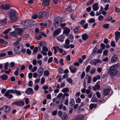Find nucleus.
<instances>
[{"mask_svg":"<svg viewBox=\"0 0 120 120\" xmlns=\"http://www.w3.org/2000/svg\"><path fill=\"white\" fill-rule=\"evenodd\" d=\"M120 67V64L119 63L114 64L110 66L108 71L109 75L112 76L116 75L118 72L117 69Z\"/></svg>","mask_w":120,"mask_h":120,"instance_id":"nucleus-1","label":"nucleus"},{"mask_svg":"<svg viewBox=\"0 0 120 120\" xmlns=\"http://www.w3.org/2000/svg\"><path fill=\"white\" fill-rule=\"evenodd\" d=\"M17 12L14 10H12L8 12L7 14L8 15L13 22H15L18 19L16 16Z\"/></svg>","mask_w":120,"mask_h":120,"instance_id":"nucleus-2","label":"nucleus"},{"mask_svg":"<svg viewBox=\"0 0 120 120\" xmlns=\"http://www.w3.org/2000/svg\"><path fill=\"white\" fill-rule=\"evenodd\" d=\"M62 21V18L59 16H57L54 19L53 25L55 28H56L60 26Z\"/></svg>","mask_w":120,"mask_h":120,"instance_id":"nucleus-3","label":"nucleus"},{"mask_svg":"<svg viewBox=\"0 0 120 120\" xmlns=\"http://www.w3.org/2000/svg\"><path fill=\"white\" fill-rule=\"evenodd\" d=\"M38 15L39 18L45 19L48 17V14L46 11H43L38 12Z\"/></svg>","mask_w":120,"mask_h":120,"instance_id":"nucleus-4","label":"nucleus"},{"mask_svg":"<svg viewBox=\"0 0 120 120\" xmlns=\"http://www.w3.org/2000/svg\"><path fill=\"white\" fill-rule=\"evenodd\" d=\"M13 105H16L19 106H23L25 105V102L23 101L20 100L17 101H15L12 103Z\"/></svg>","mask_w":120,"mask_h":120,"instance_id":"nucleus-5","label":"nucleus"},{"mask_svg":"<svg viewBox=\"0 0 120 120\" xmlns=\"http://www.w3.org/2000/svg\"><path fill=\"white\" fill-rule=\"evenodd\" d=\"M61 28H59L56 30L53 33V36L54 37L58 35L61 32Z\"/></svg>","mask_w":120,"mask_h":120,"instance_id":"nucleus-6","label":"nucleus"},{"mask_svg":"<svg viewBox=\"0 0 120 120\" xmlns=\"http://www.w3.org/2000/svg\"><path fill=\"white\" fill-rule=\"evenodd\" d=\"M31 21L30 20H24L22 21L21 24L24 26H27L30 24Z\"/></svg>","mask_w":120,"mask_h":120,"instance_id":"nucleus-7","label":"nucleus"},{"mask_svg":"<svg viewBox=\"0 0 120 120\" xmlns=\"http://www.w3.org/2000/svg\"><path fill=\"white\" fill-rule=\"evenodd\" d=\"M110 91L111 92L110 94V95H111L112 94V92L110 89L108 88L104 89L103 90L104 95L105 96L108 95L109 94V93Z\"/></svg>","mask_w":120,"mask_h":120,"instance_id":"nucleus-8","label":"nucleus"},{"mask_svg":"<svg viewBox=\"0 0 120 120\" xmlns=\"http://www.w3.org/2000/svg\"><path fill=\"white\" fill-rule=\"evenodd\" d=\"M44 71V69L42 68H40L37 71L38 77H39L42 75Z\"/></svg>","mask_w":120,"mask_h":120,"instance_id":"nucleus-9","label":"nucleus"},{"mask_svg":"<svg viewBox=\"0 0 120 120\" xmlns=\"http://www.w3.org/2000/svg\"><path fill=\"white\" fill-rule=\"evenodd\" d=\"M60 98H55L52 100V101L54 102L56 101L55 106H58L60 104Z\"/></svg>","mask_w":120,"mask_h":120,"instance_id":"nucleus-10","label":"nucleus"},{"mask_svg":"<svg viewBox=\"0 0 120 120\" xmlns=\"http://www.w3.org/2000/svg\"><path fill=\"white\" fill-rule=\"evenodd\" d=\"M118 57L116 55H113L111 57V60L112 63H114L116 62L117 60Z\"/></svg>","mask_w":120,"mask_h":120,"instance_id":"nucleus-11","label":"nucleus"},{"mask_svg":"<svg viewBox=\"0 0 120 120\" xmlns=\"http://www.w3.org/2000/svg\"><path fill=\"white\" fill-rule=\"evenodd\" d=\"M25 93L28 94H33L34 93V91L31 88L29 87L27 88Z\"/></svg>","mask_w":120,"mask_h":120,"instance_id":"nucleus-12","label":"nucleus"},{"mask_svg":"<svg viewBox=\"0 0 120 120\" xmlns=\"http://www.w3.org/2000/svg\"><path fill=\"white\" fill-rule=\"evenodd\" d=\"M21 49L20 46L15 47L14 48V52L15 53L19 54L20 52Z\"/></svg>","mask_w":120,"mask_h":120,"instance_id":"nucleus-13","label":"nucleus"},{"mask_svg":"<svg viewBox=\"0 0 120 120\" xmlns=\"http://www.w3.org/2000/svg\"><path fill=\"white\" fill-rule=\"evenodd\" d=\"M52 23V21L50 20L45 21L43 23V25L45 26H49Z\"/></svg>","mask_w":120,"mask_h":120,"instance_id":"nucleus-14","label":"nucleus"},{"mask_svg":"<svg viewBox=\"0 0 120 120\" xmlns=\"http://www.w3.org/2000/svg\"><path fill=\"white\" fill-rule=\"evenodd\" d=\"M115 34L116 36L115 40L116 42H118V39L120 38V32L118 31L115 32Z\"/></svg>","mask_w":120,"mask_h":120,"instance_id":"nucleus-15","label":"nucleus"},{"mask_svg":"<svg viewBox=\"0 0 120 120\" xmlns=\"http://www.w3.org/2000/svg\"><path fill=\"white\" fill-rule=\"evenodd\" d=\"M10 7V5L8 4H3L1 6V8L4 10L8 9Z\"/></svg>","mask_w":120,"mask_h":120,"instance_id":"nucleus-16","label":"nucleus"},{"mask_svg":"<svg viewBox=\"0 0 120 120\" xmlns=\"http://www.w3.org/2000/svg\"><path fill=\"white\" fill-rule=\"evenodd\" d=\"M69 69L72 73H75L77 70V68L73 66H71L69 68Z\"/></svg>","mask_w":120,"mask_h":120,"instance_id":"nucleus-17","label":"nucleus"},{"mask_svg":"<svg viewBox=\"0 0 120 120\" xmlns=\"http://www.w3.org/2000/svg\"><path fill=\"white\" fill-rule=\"evenodd\" d=\"M21 40V38H18L16 41L13 43V45L15 46V47L18 46H20V44L19 42Z\"/></svg>","mask_w":120,"mask_h":120,"instance_id":"nucleus-18","label":"nucleus"},{"mask_svg":"<svg viewBox=\"0 0 120 120\" xmlns=\"http://www.w3.org/2000/svg\"><path fill=\"white\" fill-rule=\"evenodd\" d=\"M50 0H43L42 4L45 6H48L49 5Z\"/></svg>","mask_w":120,"mask_h":120,"instance_id":"nucleus-19","label":"nucleus"},{"mask_svg":"<svg viewBox=\"0 0 120 120\" xmlns=\"http://www.w3.org/2000/svg\"><path fill=\"white\" fill-rule=\"evenodd\" d=\"M4 110L5 112H7L10 111V108L7 105H4L3 106Z\"/></svg>","mask_w":120,"mask_h":120,"instance_id":"nucleus-20","label":"nucleus"},{"mask_svg":"<svg viewBox=\"0 0 120 120\" xmlns=\"http://www.w3.org/2000/svg\"><path fill=\"white\" fill-rule=\"evenodd\" d=\"M7 22V19H5L0 21V24L1 25L4 26L6 24Z\"/></svg>","mask_w":120,"mask_h":120,"instance_id":"nucleus-21","label":"nucleus"},{"mask_svg":"<svg viewBox=\"0 0 120 120\" xmlns=\"http://www.w3.org/2000/svg\"><path fill=\"white\" fill-rule=\"evenodd\" d=\"M98 4L97 3H95L92 6L93 7V10L94 11H96L99 9V7H98Z\"/></svg>","mask_w":120,"mask_h":120,"instance_id":"nucleus-22","label":"nucleus"},{"mask_svg":"<svg viewBox=\"0 0 120 120\" xmlns=\"http://www.w3.org/2000/svg\"><path fill=\"white\" fill-rule=\"evenodd\" d=\"M9 34L10 36L13 37H16L18 35L16 31L11 32L9 33Z\"/></svg>","mask_w":120,"mask_h":120,"instance_id":"nucleus-23","label":"nucleus"},{"mask_svg":"<svg viewBox=\"0 0 120 120\" xmlns=\"http://www.w3.org/2000/svg\"><path fill=\"white\" fill-rule=\"evenodd\" d=\"M4 96L6 97H7L8 98H12L13 97V95L10 94L8 90L5 92Z\"/></svg>","mask_w":120,"mask_h":120,"instance_id":"nucleus-24","label":"nucleus"},{"mask_svg":"<svg viewBox=\"0 0 120 120\" xmlns=\"http://www.w3.org/2000/svg\"><path fill=\"white\" fill-rule=\"evenodd\" d=\"M70 106L71 107H73L75 104V101L73 98H72L69 102Z\"/></svg>","mask_w":120,"mask_h":120,"instance_id":"nucleus-25","label":"nucleus"},{"mask_svg":"<svg viewBox=\"0 0 120 120\" xmlns=\"http://www.w3.org/2000/svg\"><path fill=\"white\" fill-rule=\"evenodd\" d=\"M88 35L86 34H85L82 35V39L84 41L86 40L88 38Z\"/></svg>","mask_w":120,"mask_h":120,"instance_id":"nucleus-26","label":"nucleus"},{"mask_svg":"<svg viewBox=\"0 0 120 120\" xmlns=\"http://www.w3.org/2000/svg\"><path fill=\"white\" fill-rule=\"evenodd\" d=\"M64 38L63 35H60L57 38V39L59 41L62 42L64 41Z\"/></svg>","mask_w":120,"mask_h":120,"instance_id":"nucleus-27","label":"nucleus"},{"mask_svg":"<svg viewBox=\"0 0 120 120\" xmlns=\"http://www.w3.org/2000/svg\"><path fill=\"white\" fill-rule=\"evenodd\" d=\"M68 116L65 113H64L61 117V118L64 120H66L68 118Z\"/></svg>","mask_w":120,"mask_h":120,"instance_id":"nucleus-28","label":"nucleus"},{"mask_svg":"<svg viewBox=\"0 0 120 120\" xmlns=\"http://www.w3.org/2000/svg\"><path fill=\"white\" fill-rule=\"evenodd\" d=\"M15 31L17 33L18 35H20L22 32V30L21 28H17L15 29Z\"/></svg>","mask_w":120,"mask_h":120,"instance_id":"nucleus-29","label":"nucleus"},{"mask_svg":"<svg viewBox=\"0 0 120 120\" xmlns=\"http://www.w3.org/2000/svg\"><path fill=\"white\" fill-rule=\"evenodd\" d=\"M83 115H79L77 116L76 119L77 120H83Z\"/></svg>","mask_w":120,"mask_h":120,"instance_id":"nucleus-30","label":"nucleus"},{"mask_svg":"<svg viewBox=\"0 0 120 120\" xmlns=\"http://www.w3.org/2000/svg\"><path fill=\"white\" fill-rule=\"evenodd\" d=\"M100 88V86L98 84L94 86H93L92 87L93 90L94 91H95L96 90H98Z\"/></svg>","mask_w":120,"mask_h":120,"instance_id":"nucleus-31","label":"nucleus"},{"mask_svg":"<svg viewBox=\"0 0 120 120\" xmlns=\"http://www.w3.org/2000/svg\"><path fill=\"white\" fill-rule=\"evenodd\" d=\"M0 78L3 80H5L7 79L8 77L7 75H3L1 76Z\"/></svg>","mask_w":120,"mask_h":120,"instance_id":"nucleus-32","label":"nucleus"},{"mask_svg":"<svg viewBox=\"0 0 120 120\" xmlns=\"http://www.w3.org/2000/svg\"><path fill=\"white\" fill-rule=\"evenodd\" d=\"M15 94H16L17 95L19 96L21 95L22 93L20 91L18 90H15Z\"/></svg>","mask_w":120,"mask_h":120,"instance_id":"nucleus-33","label":"nucleus"},{"mask_svg":"<svg viewBox=\"0 0 120 120\" xmlns=\"http://www.w3.org/2000/svg\"><path fill=\"white\" fill-rule=\"evenodd\" d=\"M0 43L7 45L8 44V42L5 41L4 39L2 38H0Z\"/></svg>","mask_w":120,"mask_h":120,"instance_id":"nucleus-34","label":"nucleus"},{"mask_svg":"<svg viewBox=\"0 0 120 120\" xmlns=\"http://www.w3.org/2000/svg\"><path fill=\"white\" fill-rule=\"evenodd\" d=\"M20 45L21 47V50H20V52H22L24 53H25L26 52V49H23V47L22 45Z\"/></svg>","mask_w":120,"mask_h":120,"instance_id":"nucleus-35","label":"nucleus"},{"mask_svg":"<svg viewBox=\"0 0 120 120\" xmlns=\"http://www.w3.org/2000/svg\"><path fill=\"white\" fill-rule=\"evenodd\" d=\"M100 98L98 100V101L99 102L103 103L105 101V100H106V99H107L108 98Z\"/></svg>","mask_w":120,"mask_h":120,"instance_id":"nucleus-36","label":"nucleus"},{"mask_svg":"<svg viewBox=\"0 0 120 120\" xmlns=\"http://www.w3.org/2000/svg\"><path fill=\"white\" fill-rule=\"evenodd\" d=\"M65 9L69 11H71L72 10L71 5H69L67 8H66Z\"/></svg>","mask_w":120,"mask_h":120,"instance_id":"nucleus-37","label":"nucleus"},{"mask_svg":"<svg viewBox=\"0 0 120 120\" xmlns=\"http://www.w3.org/2000/svg\"><path fill=\"white\" fill-rule=\"evenodd\" d=\"M61 91L64 93L68 92L69 91V90L68 88H64Z\"/></svg>","mask_w":120,"mask_h":120,"instance_id":"nucleus-38","label":"nucleus"},{"mask_svg":"<svg viewBox=\"0 0 120 120\" xmlns=\"http://www.w3.org/2000/svg\"><path fill=\"white\" fill-rule=\"evenodd\" d=\"M70 31V29L68 28H67L64 30V32L65 34H68Z\"/></svg>","mask_w":120,"mask_h":120,"instance_id":"nucleus-39","label":"nucleus"},{"mask_svg":"<svg viewBox=\"0 0 120 120\" xmlns=\"http://www.w3.org/2000/svg\"><path fill=\"white\" fill-rule=\"evenodd\" d=\"M94 61H95L96 64V65L98 63H99L100 64H101L102 63V61L98 59H94Z\"/></svg>","mask_w":120,"mask_h":120,"instance_id":"nucleus-40","label":"nucleus"},{"mask_svg":"<svg viewBox=\"0 0 120 120\" xmlns=\"http://www.w3.org/2000/svg\"><path fill=\"white\" fill-rule=\"evenodd\" d=\"M42 50V51L46 52H47L48 51V48L46 46H44L43 47Z\"/></svg>","mask_w":120,"mask_h":120,"instance_id":"nucleus-41","label":"nucleus"},{"mask_svg":"<svg viewBox=\"0 0 120 120\" xmlns=\"http://www.w3.org/2000/svg\"><path fill=\"white\" fill-rule=\"evenodd\" d=\"M58 46H53V48L54 50V53L55 54H56L57 52V49H58Z\"/></svg>","mask_w":120,"mask_h":120,"instance_id":"nucleus-42","label":"nucleus"},{"mask_svg":"<svg viewBox=\"0 0 120 120\" xmlns=\"http://www.w3.org/2000/svg\"><path fill=\"white\" fill-rule=\"evenodd\" d=\"M97 49L96 47H95L94 49L93 50V52H92V55H94L97 52Z\"/></svg>","mask_w":120,"mask_h":120,"instance_id":"nucleus-43","label":"nucleus"},{"mask_svg":"<svg viewBox=\"0 0 120 120\" xmlns=\"http://www.w3.org/2000/svg\"><path fill=\"white\" fill-rule=\"evenodd\" d=\"M109 25L108 24H104L103 26V27L106 29L108 28L109 27Z\"/></svg>","mask_w":120,"mask_h":120,"instance_id":"nucleus-44","label":"nucleus"},{"mask_svg":"<svg viewBox=\"0 0 120 120\" xmlns=\"http://www.w3.org/2000/svg\"><path fill=\"white\" fill-rule=\"evenodd\" d=\"M44 75L45 76L49 75V71L48 70L45 71H44Z\"/></svg>","mask_w":120,"mask_h":120,"instance_id":"nucleus-45","label":"nucleus"},{"mask_svg":"<svg viewBox=\"0 0 120 120\" xmlns=\"http://www.w3.org/2000/svg\"><path fill=\"white\" fill-rule=\"evenodd\" d=\"M91 68L90 66V65H88L86 68V71L87 73L89 72Z\"/></svg>","mask_w":120,"mask_h":120,"instance_id":"nucleus-46","label":"nucleus"},{"mask_svg":"<svg viewBox=\"0 0 120 120\" xmlns=\"http://www.w3.org/2000/svg\"><path fill=\"white\" fill-rule=\"evenodd\" d=\"M10 67L11 68L14 67L15 66V64L14 62H11L10 63Z\"/></svg>","mask_w":120,"mask_h":120,"instance_id":"nucleus-47","label":"nucleus"},{"mask_svg":"<svg viewBox=\"0 0 120 120\" xmlns=\"http://www.w3.org/2000/svg\"><path fill=\"white\" fill-rule=\"evenodd\" d=\"M9 65V64L8 62H7L5 64V65L4 66V69L5 70H7L8 69V66Z\"/></svg>","mask_w":120,"mask_h":120,"instance_id":"nucleus-48","label":"nucleus"},{"mask_svg":"<svg viewBox=\"0 0 120 120\" xmlns=\"http://www.w3.org/2000/svg\"><path fill=\"white\" fill-rule=\"evenodd\" d=\"M100 46L101 47V49L103 50L105 48V45L103 43H101L100 45Z\"/></svg>","mask_w":120,"mask_h":120,"instance_id":"nucleus-49","label":"nucleus"},{"mask_svg":"<svg viewBox=\"0 0 120 120\" xmlns=\"http://www.w3.org/2000/svg\"><path fill=\"white\" fill-rule=\"evenodd\" d=\"M11 30V29L10 28L6 29L3 32V33L4 34H7Z\"/></svg>","mask_w":120,"mask_h":120,"instance_id":"nucleus-50","label":"nucleus"},{"mask_svg":"<svg viewBox=\"0 0 120 120\" xmlns=\"http://www.w3.org/2000/svg\"><path fill=\"white\" fill-rule=\"evenodd\" d=\"M91 101L93 102H96L98 101V99L97 98H92Z\"/></svg>","mask_w":120,"mask_h":120,"instance_id":"nucleus-51","label":"nucleus"},{"mask_svg":"<svg viewBox=\"0 0 120 120\" xmlns=\"http://www.w3.org/2000/svg\"><path fill=\"white\" fill-rule=\"evenodd\" d=\"M66 80L68 82H69L71 84L72 82V80L71 78L67 79Z\"/></svg>","mask_w":120,"mask_h":120,"instance_id":"nucleus-52","label":"nucleus"},{"mask_svg":"<svg viewBox=\"0 0 120 120\" xmlns=\"http://www.w3.org/2000/svg\"><path fill=\"white\" fill-rule=\"evenodd\" d=\"M90 63L92 64H94L95 65H96V63L95 61H94V60H91L90 61Z\"/></svg>","mask_w":120,"mask_h":120,"instance_id":"nucleus-53","label":"nucleus"},{"mask_svg":"<svg viewBox=\"0 0 120 120\" xmlns=\"http://www.w3.org/2000/svg\"><path fill=\"white\" fill-rule=\"evenodd\" d=\"M91 76H88L87 82L88 83H90L91 82Z\"/></svg>","mask_w":120,"mask_h":120,"instance_id":"nucleus-54","label":"nucleus"},{"mask_svg":"<svg viewBox=\"0 0 120 120\" xmlns=\"http://www.w3.org/2000/svg\"><path fill=\"white\" fill-rule=\"evenodd\" d=\"M93 104H91L90 106V109H92L94 107H96V105Z\"/></svg>","mask_w":120,"mask_h":120,"instance_id":"nucleus-55","label":"nucleus"},{"mask_svg":"<svg viewBox=\"0 0 120 120\" xmlns=\"http://www.w3.org/2000/svg\"><path fill=\"white\" fill-rule=\"evenodd\" d=\"M78 26L76 27L74 29V32L76 34L78 31Z\"/></svg>","mask_w":120,"mask_h":120,"instance_id":"nucleus-56","label":"nucleus"},{"mask_svg":"<svg viewBox=\"0 0 120 120\" xmlns=\"http://www.w3.org/2000/svg\"><path fill=\"white\" fill-rule=\"evenodd\" d=\"M38 50V47H35L33 51V53L37 52Z\"/></svg>","mask_w":120,"mask_h":120,"instance_id":"nucleus-57","label":"nucleus"},{"mask_svg":"<svg viewBox=\"0 0 120 120\" xmlns=\"http://www.w3.org/2000/svg\"><path fill=\"white\" fill-rule=\"evenodd\" d=\"M63 114L62 112L61 111H58V116H60L61 117Z\"/></svg>","mask_w":120,"mask_h":120,"instance_id":"nucleus-58","label":"nucleus"},{"mask_svg":"<svg viewBox=\"0 0 120 120\" xmlns=\"http://www.w3.org/2000/svg\"><path fill=\"white\" fill-rule=\"evenodd\" d=\"M95 69L94 68H92L90 71V73L91 74H93L95 72Z\"/></svg>","mask_w":120,"mask_h":120,"instance_id":"nucleus-59","label":"nucleus"},{"mask_svg":"<svg viewBox=\"0 0 120 120\" xmlns=\"http://www.w3.org/2000/svg\"><path fill=\"white\" fill-rule=\"evenodd\" d=\"M70 42V40L68 39H67L65 41V44L67 45H68L69 44Z\"/></svg>","mask_w":120,"mask_h":120,"instance_id":"nucleus-60","label":"nucleus"},{"mask_svg":"<svg viewBox=\"0 0 120 120\" xmlns=\"http://www.w3.org/2000/svg\"><path fill=\"white\" fill-rule=\"evenodd\" d=\"M85 22V21L84 20H82L79 22V23L81 25H83Z\"/></svg>","mask_w":120,"mask_h":120,"instance_id":"nucleus-61","label":"nucleus"},{"mask_svg":"<svg viewBox=\"0 0 120 120\" xmlns=\"http://www.w3.org/2000/svg\"><path fill=\"white\" fill-rule=\"evenodd\" d=\"M104 18V17L102 15H100L99 16L98 18V19L99 21L102 20H103Z\"/></svg>","mask_w":120,"mask_h":120,"instance_id":"nucleus-62","label":"nucleus"},{"mask_svg":"<svg viewBox=\"0 0 120 120\" xmlns=\"http://www.w3.org/2000/svg\"><path fill=\"white\" fill-rule=\"evenodd\" d=\"M95 22V20L93 18H91L90 19L89 21V22L90 23H93Z\"/></svg>","mask_w":120,"mask_h":120,"instance_id":"nucleus-63","label":"nucleus"},{"mask_svg":"<svg viewBox=\"0 0 120 120\" xmlns=\"http://www.w3.org/2000/svg\"><path fill=\"white\" fill-rule=\"evenodd\" d=\"M111 45L113 47L115 46V43L114 41H112L111 43Z\"/></svg>","mask_w":120,"mask_h":120,"instance_id":"nucleus-64","label":"nucleus"}]
</instances>
